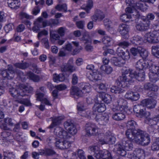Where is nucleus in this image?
<instances>
[{"label":"nucleus","instance_id":"f257e3e1","mask_svg":"<svg viewBox=\"0 0 159 159\" xmlns=\"http://www.w3.org/2000/svg\"><path fill=\"white\" fill-rule=\"evenodd\" d=\"M112 104L113 107L112 110L114 112L112 117L116 121H121L125 117L124 111L127 107V102L124 99L119 98L113 99Z\"/></svg>","mask_w":159,"mask_h":159},{"label":"nucleus","instance_id":"f03ea898","mask_svg":"<svg viewBox=\"0 0 159 159\" xmlns=\"http://www.w3.org/2000/svg\"><path fill=\"white\" fill-rule=\"evenodd\" d=\"M33 90V88L30 86L23 84H20L17 89L15 88L10 89L9 92L13 97L19 98L20 96H28L29 93L32 92Z\"/></svg>","mask_w":159,"mask_h":159},{"label":"nucleus","instance_id":"7ed1b4c3","mask_svg":"<svg viewBox=\"0 0 159 159\" xmlns=\"http://www.w3.org/2000/svg\"><path fill=\"white\" fill-rule=\"evenodd\" d=\"M130 139L125 138L115 145V148L118 152V153L122 156H124L126 154L125 150L130 151L133 148V145Z\"/></svg>","mask_w":159,"mask_h":159},{"label":"nucleus","instance_id":"20e7f679","mask_svg":"<svg viewBox=\"0 0 159 159\" xmlns=\"http://www.w3.org/2000/svg\"><path fill=\"white\" fill-rule=\"evenodd\" d=\"M130 139L143 146L148 145L150 142V139L148 134L141 130Z\"/></svg>","mask_w":159,"mask_h":159},{"label":"nucleus","instance_id":"39448f33","mask_svg":"<svg viewBox=\"0 0 159 159\" xmlns=\"http://www.w3.org/2000/svg\"><path fill=\"white\" fill-rule=\"evenodd\" d=\"M136 125V122L134 120H129L126 126L127 130L125 132L126 136L129 139L138 133L140 129H135V126Z\"/></svg>","mask_w":159,"mask_h":159},{"label":"nucleus","instance_id":"423d86ee","mask_svg":"<svg viewBox=\"0 0 159 159\" xmlns=\"http://www.w3.org/2000/svg\"><path fill=\"white\" fill-rule=\"evenodd\" d=\"M99 136V144H103L109 143V144H113L115 143L116 140L115 137L110 133H106L102 137Z\"/></svg>","mask_w":159,"mask_h":159},{"label":"nucleus","instance_id":"0eeeda50","mask_svg":"<svg viewBox=\"0 0 159 159\" xmlns=\"http://www.w3.org/2000/svg\"><path fill=\"white\" fill-rule=\"evenodd\" d=\"M159 34L156 31L147 33L144 36L145 40L150 43H157L159 42Z\"/></svg>","mask_w":159,"mask_h":159},{"label":"nucleus","instance_id":"6e6552de","mask_svg":"<svg viewBox=\"0 0 159 159\" xmlns=\"http://www.w3.org/2000/svg\"><path fill=\"white\" fill-rule=\"evenodd\" d=\"M158 121V118L157 117H154L152 118L147 117L144 122L145 123L149 125V131L150 132H153L157 128V124Z\"/></svg>","mask_w":159,"mask_h":159},{"label":"nucleus","instance_id":"1a4fd4ad","mask_svg":"<svg viewBox=\"0 0 159 159\" xmlns=\"http://www.w3.org/2000/svg\"><path fill=\"white\" fill-rule=\"evenodd\" d=\"M86 135L88 136L95 135L98 132V128L94 124L88 123L85 125Z\"/></svg>","mask_w":159,"mask_h":159},{"label":"nucleus","instance_id":"9d476101","mask_svg":"<svg viewBox=\"0 0 159 159\" xmlns=\"http://www.w3.org/2000/svg\"><path fill=\"white\" fill-rule=\"evenodd\" d=\"M152 64V62L150 61L145 60L143 59H140L136 63L135 66L138 71L142 70L149 68L150 65Z\"/></svg>","mask_w":159,"mask_h":159},{"label":"nucleus","instance_id":"9b49d317","mask_svg":"<svg viewBox=\"0 0 159 159\" xmlns=\"http://www.w3.org/2000/svg\"><path fill=\"white\" fill-rule=\"evenodd\" d=\"M1 74L3 78L11 80L14 77L15 71L12 66L8 65L7 69L2 71Z\"/></svg>","mask_w":159,"mask_h":159},{"label":"nucleus","instance_id":"f8f14e48","mask_svg":"<svg viewBox=\"0 0 159 159\" xmlns=\"http://www.w3.org/2000/svg\"><path fill=\"white\" fill-rule=\"evenodd\" d=\"M134 75L133 74L131 76L129 74H127V75H122L118 79V81L119 82V84L117 83V81L116 82L119 85H120V84H122L123 83L131 82H133L132 79H134Z\"/></svg>","mask_w":159,"mask_h":159},{"label":"nucleus","instance_id":"ddd939ff","mask_svg":"<svg viewBox=\"0 0 159 159\" xmlns=\"http://www.w3.org/2000/svg\"><path fill=\"white\" fill-rule=\"evenodd\" d=\"M118 31L124 38L126 39L128 38L129 26L125 24L120 25L119 26Z\"/></svg>","mask_w":159,"mask_h":159},{"label":"nucleus","instance_id":"4468645a","mask_svg":"<svg viewBox=\"0 0 159 159\" xmlns=\"http://www.w3.org/2000/svg\"><path fill=\"white\" fill-rule=\"evenodd\" d=\"M95 119L99 124L103 125H106L109 121L108 116L105 114H98L96 115Z\"/></svg>","mask_w":159,"mask_h":159},{"label":"nucleus","instance_id":"2eb2a0df","mask_svg":"<svg viewBox=\"0 0 159 159\" xmlns=\"http://www.w3.org/2000/svg\"><path fill=\"white\" fill-rule=\"evenodd\" d=\"M64 127L68 130L69 133L72 135L75 134L77 132V129L73 123L70 120L65 121L64 124Z\"/></svg>","mask_w":159,"mask_h":159},{"label":"nucleus","instance_id":"dca6fc26","mask_svg":"<svg viewBox=\"0 0 159 159\" xmlns=\"http://www.w3.org/2000/svg\"><path fill=\"white\" fill-rule=\"evenodd\" d=\"M156 103V100L153 98L146 99L141 101V105L152 109L155 107Z\"/></svg>","mask_w":159,"mask_h":159},{"label":"nucleus","instance_id":"f3484780","mask_svg":"<svg viewBox=\"0 0 159 159\" xmlns=\"http://www.w3.org/2000/svg\"><path fill=\"white\" fill-rule=\"evenodd\" d=\"M54 134L61 139H66L67 138V133L61 127H57L54 129Z\"/></svg>","mask_w":159,"mask_h":159},{"label":"nucleus","instance_id":"a211bd4d","mask_svg":"<svg viewBox=\"0 0 159 159\" xmlns=\"http://www.w3.org/2000/svg\"><path fill=\"white\" fill-rule=\"evenodd\" d=\"M149 21H143L137 23L136 25V29L139 31H144L148 29L149 26Z\"/></svg>","mask_w":159,"mask_h":159},{"label":"nucleus","instance_id":"6ab92c4d","mask_svg":"<svg viewBox=\"0 0 159 159\" xmlns=\"http://www.w3.org/2000/svg\"><path fill=\"white\" fill-rule=\"evenodd\" d=\"M117 53L121 56L122 58L125 60H128L130 58V55L129 52L128 50L124 51L122 48L119 47L116 50Z\"/></svg>","mask_w":159,"mask_h":159},{"label":"nucleus","instance_id":"aec40b11","mask_svg":"<svg viewBox=\"0 0 159 159\" xmlns=\"http://www.w3.org/2000/svg\"><path fill=\"white\" fill-rule=\"evenodd\" d=\"M81 90L80 91V97L83 96L84 95L90 92L91 90V86L88 83H82L80 87Z\"/></svg>","mask_w":159,"mask_h":159},{"label":"nucleus","instance_id":"412c9836","mask_svg":"<svg viewBox=\"0 0 159 159\" xmlns=\"http://www.w3.org/2000/svg\"><path fill=\"white\" fill-rule=\"evenodd\" d=\"M125 98L133 101H136L139 98V95L137 93H134L131 91H127L125 95Z\"/></svg>","mask_w":159,"mask_h":159},{"label":"nucleus","instance_id":"4be33fe9","mask_svg":"<svg viewBox=\"0 0 159 159\" xmlns=\"http://www.w3.org/2000/svg\"><path fill=\"white\" fill-rule=\"evenodd\" d=\"M126 2L128 6H130L126 8L125 9V12L128 13H132L134 12L135 8V5L134 2L131 0H126Z\"/></svg>","mask_w":159,"mask_h":159},{"label":"nucleus","instance_id":"5701e85b","mask_svg":"<svg viewBox=\"0 0 159 159\" xmlns=\"http://www.w3.org/2000/svg\"><path fill=\"white\" fill-rule=\"evenodd\" d=\"M143 88L145 90L155 92H157L158 89V86L150 82L145 83L144 84Z\"/></svg>","mask_w":159,"mask_h":159},{"label":"nucleus","instance_id":"b1692460","mask_svg":"<svg viewBox=\"0 0 159 159\" xmlns=\"http://www.w3.org/2000/svg\"><path fill=\"white\" fill-rule=\"evenodd\" d=\"M75 70L72 61L69 60L67 64L62 67L61 70L63 72L68 71L72 72Z\"/></svg>","mask_w":159,"mask_h":159},{"label":"nucleus","instance_id":"393cba45","mask_svg":"<svg viewBox=\"0 0 159 159\" xmlns=\"http://www.w3.org/2000/svg\"><path fill=\"white\" fill-rule=\"evenodd\" d=\"M88 77L90 80H97L101 79L102 75L98 72H88L87 74Z\"/></svg>","mask_w":159,"mask_h":159},{"label":"nucleus","instance_id":"a878e982","mask_svg":"<svg viewBox=\"0 0 159 159\" xmlns=\"http://www.w3.org/2000/svg\"><path fill=\"white\" fill-rule=\"evenodd\" d=\"M134 78H135L139 81H143L145 79V73L144 70H142L138 71L137 70L134 71Z\"/></svg>","mask_w":159,"mask_h":159},{"label":"nucleus","instance_id":"bb28decb","mask_svg":"<svg viewBox=\"0 0 159 159\" xmlns=\"http://www.w3.org/2000/svg\"><path fill=\"white\" fill-rule=\"evenodd\" d=\"M64 119V117L59 116L54 117L52 120V122L49 126V128L52 129L56 126L59 125L61 122V121Z\"/></svg>","mask_w":159,"mask_h":159},{"label":"nucleus","instance_id":"cd10ccee","mask_svg":"<svg viewBox=\"0 0 159 159\" xmlns=\"http://www.w3.org/2000/svg\"><path fill=\"white\" fill-rule=\"evenodd\" d=\"M131 42L133 44L136 45H141L143 43V39L140 36L135 35L131 38Z\"/></svg>","mask_w":159,"mask_h":159},{"label":"nucleus","instance_id":"c85d7f7f","mask_svg":"<svg viewBox=\"0 0 159 159\" xmlns=\"http://www.w3.org/2000/svg\"><path fill=\"white\" fill-rule=\"evenodd\" d=\"M99 98H100L104 102L107 104L109 103L111 100V96L104 93H99Z\"/></svg>","mask_w":159,"mask_h":159},{"label":"nucleus","instance_id":"c756f323","mask_svg":"<svg viewBox=\"0 0 159 159\" xmlns=\"http://www.w3.org/2000/svg\"><path fill=\"white\" fill-rule=\"evenodd\" d=\"M7 4L11 8L17 9L20 6V2L19 0H8Z\"/></svg>","mask_w":159,"mask_h":159},{"label":"nucleus","instance_id":"7c9ffc66","mask_svg":"<svg viewBox=\"0 0 159 159\" xmlns=\"http://www.w3.org/2000/svg\"><path fill=\"white\" fill-rule=\"evenodd\" d=\"M93 110L98 112L104 111L106 110V107L103 103H96L93 107Z\"/></svg>","mask_w":159,"mask_h":159},{"label":"nucleus","instance_id":"2f4dec72","mask_svg":"<svg viewBox=\"0 0 159 159\" xmlns=\"http://www.w3.org/2000/svg\"><path fill=\"white\" fill-rule=\"evenodd\" d=\"M11 137V133L8 131H4L2 133L0 136V140H2L3 142L10 141L11 139L10 137Z\"/></svg>","mask_w":159,"mask_h":159},{"label":"nucleus","instance_id":"473e14b6","mask_svg":"<svg viewBox=\"0 0 159 159\" xmlns=\"http://www.w3.org/2000/svg\"><path fill=\"white\" fill-rule=\"evenodd\" d=\"M71 94L73 96L75 100L78 99L79 98V89L76 86H72L70 90Z\"/></svg>","mask_w":159,"mask_h":159},{"label":"nucleus","instance_id":"72a5a7b5","mask_svg":"<svg viewBox=\"0 0 159 159\" xmlns=\"http://www.w3.org/2000/svg\"><path fill=\"white\" fill-rule=\"evenodd\" d=\"M53 79L54 81L57 83H58L64 81L65 79V77L62 74H58L55 73L53 75Z\"/></svg>","mask_w":159,"mask_h":159},{"label":"nucleus","instance_id":"f704fd0d","mask_svg":"<svg viewBox=\"0 0 159 159\" xmlns=\"http://www.w3.org/2000/svg\"><path fill=\"white\" fill-rule=\"evenodd\" d=\"M83 33V37L81 38V40L84 41L85 44L89 43H91V38L88 32H86L85 30L82 31Z\"/></svg>","mask_w":159,"mask_h":159},{"label":"nucleus","instance_id":"c9c22d12","mask_svg":"<svg viewBox=\"0 0 159 159\" xmlns=\"http://www.w3.org/2000/svg\"><path fill=\"white\" fill-rule=\"evenodd\" d=\"M27 76L30 79L34 82H38L40 81V78L39 75H35L31 72H29L27 73Z\"/></svg>","mask_w":159,"mask_h":159},{"label":"nucleus","instance_id":"e433bc0d","mask_svg":"<svg viewBox=\"0 0 159 159\" xmlns=\"http://www.w3.org/2000/svg\"><path fill=\"white\" fill-rule=\"evenodd\" d=\"M137 116L141 118H147L150 115V113L148 111H145V109H140L137 113Z\"/></svg>","mask_w":159,"mask_h":159},{"label":"nucleus","instance_id":"4c0bfd02","mask_svg":"<svg viewBox=\"0 0 159 159\" xmlns=\"http://www.w3.org/2000/svg\"><path fill=\"white\" fill-rule=\"evenodd\" d=\"M120 59L116 57H113L111 59V60L115 66H121L123 65L124 62L123 60H120Z\"/></svg>","mask_w":159,"mask_h":159},{"label":"nucleus","instance_id":"58836bf2","mask_svg":"<svg viewBox=\"0 0 159 159\" xmlns=\"http://www.w3.org/2000/svg\"><path fill=\"white\" fill-rule=\"evenodd\" d=\"M104 25L106 29L109 32L113 30L112 23L111 20L108 19H105L104 20Z\"/></svg>","mask_w":159,"mask_h":159},{"label":"nucleus","instance_id":"ea45409f","mask_svg":"<svg viewBox=\"0 0 159 159\" xmlns=\"http://www.w3.org/2000/svg\"><path fill=\"white\" fill-rule=\"evenodd\" d=\"M120 18L123 22H129L133 20H132L131 15L127 14H123L120 16Z\"/></svg>","mask_w":159,"mask_h":159},{"label":"nucleus","instance_id":"a19ab883","mask_svg":"<svg viewBox=\"0 0 159 159\" xmlns=\"http://www.w3.org/2000/svg\"><path fill=\"white\" fill-rule=\"evenodd\" d=\"M110 91L112 93H120L123 92L124 90L118 86H112L110 88Z\"/></svg>","mask_w":159,"mask_h":159},{"label":"nucleus","instance_id":"79ce46f5","mask_svg":"<svg viewBox=\"0 0 159 159\" xmlns=\"http://www.w3.org/2000/svg\"><path fill=\"white\" fill-rule=\"evenodd\" d=\"M102 42L104 44L110 45L113 43L112 38L108 36H105L102 39Z\"/></svg>","mask_w":159,"mask_h":159},{"label":"nucleus","instance_id":"37998d69","mask_svg":"<svg viewBox=\"0 0 159 159\" xmlns=\"http://www.w3.org/2000/svg\"><path fill=\"white\" fill-rule=\"evenodd\" d=\"M149 76L150 81L155 83L159 80V76L158 74L151 72L149 73Z\"/></svg>","mask_w":159,"mask_h":159},{"label":"nucleus","instance_id":"c03bdc74","mask_svg":"<svg viewBox=\"0 0 159 159\" xmlns=\"http://www.w3.org/2000/svg\"><path fill=\"white\" fill-rule=\"evenodd\" d=\"M3 159H15V156L12 152L6 151L3 152Z\"/></svg>","mask_w":159,"mask_h":159},{"label":"nucleus","instance_id":"a18cd8bd","mask_svg":"<svg viewBox=\"0 0 159 159\" xmlns=\"http://www.w3.org/2000/svg\"><path fill=\"white\" fill-rule=\"evenodd\" d=\"M93 7V2L92 0H89L87 3L86 6H82L81 8L84 9L87 12H88V11H89Z\"/></svg>","mask_w":159,"mask_h":159},{"label":"nucleus","instance_id":"49530a36","mask_svg":"<svg viewBox=\"0 0 159 159\" xmlns=\"http://www.w3.org/2000/svg\"><path fill=\"white\" fill-rule=\"evenodd\" d=\"M152 54L156 57L159 58V46H153L152 47Z\"/></svg>","mask_w":159,"mask_h":159},{"label":"nucleus","instance_id":"de8ad7c7","mask_svg":"<svg viewBox=\"0 0 159 159\" xmlns=\"http://www.w3.org/2000/svg\"><path fill=\"white\" fill-rule=\"evenodd\" d=\"M100 68L107 74H110L113 70L112 68L109 66H102Z\"/></svg>","mask_w":159,"mask_h":159},{"label":"nucleus","instance_id":"09e8293b","mask_svg":"<svg viewBox=\"0 0 159 159\" xmlns=\"http://www.w3.org/2000/svg\"><path fill=\"white\" fill-rule=\"evenodd\" d=\"M55 8L59 11H63L65 12L67 11V5L66 4H58L56 6Z\"/></svg>","mask_w":159,"mask_h":159},{"label":"nucleus","instance_id":"8fccbe9b","mask_svg":"<svg viewBox=\"0 0 159 159\" xmlns=\"http://www.w3.org/2000/svg\"><path fill=\"white\" fill-rule=\"evenodd\" d=\"M149 70L151 71V72L159 74V66L153 65L152 63L151 65L149 66Z\"/></svg>","mask_w":159,"mask_h":159},{"label":"nucleus","instance_id":"3c124183","mask_svg":"<svg viewBox=\"0 0 159 159\" xmlns=\"http://www.w3.org/2000/svg\"><path fill=\"white\" fill-rule=\"evenodd\" d=\"M4 121L6 124L10 126H12L15 123V120L9 117L5 118L4 120Z\"/></svg>","mask_w":159,"mask_h":159},{"label":"nucleus","instance_id":"603ef678","mask_svg":"<svg viewBox=\"0 0 159 159\" xmlns=\"http://www.w3.org/2000/svg\"><path fill=\"white\" fill-rule=\"evenodd\" d=\"M36 97L38 101L42 102L44 98V93H41L39 91L36 92Z\"/></svg>","mask_w":159,"mask_h":159},{"label":"nucleus","instance_id":"864d4df0","mask_svg":"<svg viewBox=\"0 0 159 159\" xmlns=\"http://www.w3.org/2000/svg\"><path fill=\"white\" fill-rule=\"evenodd\" d=\"M141 47H139L137 48H132L130 49V51L131 54L134 56H136L138 53H139L140 52Z\"/></svg>","mask_w":159,"mask_h":159},{"label":"nucleus","instance_id":"5fc2aeb1","mask_svg":"<svg viewBox=\"0 0 159 159\" xmlns=\"http://www.w3.org/2000/svg\"><path fill=\"white\" fill-rule=\"evenodd\" d=\"M103 159H112L111 153L107 150H103Z\"/></svg>","mask_w":159,"mask_h":159},{"label":"nucleus","instance_id":"6e6d98bb","mask_svg":"<svg viewBox=\"0 0 159 159\" xmlns=\"http://www.w3.org/2000/svg\"><path fill=\"white\" fill-rule=\"evenodd\" d=\"M45 156H52L56 154V152L52 149L47 148L45 149Z\"/></svg>","mask_w":159,"mask_h":159},{"label":"nucleus","instance_id":"4d7b16f0","mask_svg":"<svg viewBox=\"0 0 159 159\" xmlns=\"http://www.w3.org/2000/svg\"><path fill=\"white\" fill-rule=\"evenodd\" d=\"M15 65L16 67L24 69L27 68L28 66V64L25 62L23 63H16Z\"/></svg>","mask_w":159,"mask_h":159},{"label":"nucleus","instance_id":"13d9d810","mask_svg":"<svg viewBox=\"0 0 159 159\" xmlns=\"http://www.w3.org/2000/svg\"><path fill=\"white\" fill-rule=\"evenodd\" d=\"M95 13L98 18V20L101 21L105 17V15L100 10H97L95 11Z\"/></svg>","mask_w":159,"mask_h":159},{"label":"nucleus","instance_id":"bf43d9fd","mask_svg":"<svg viewBox=\"0 0 159 159\" xmlns=\"http://www.w3.org/2000/svg\"><path fill=\"white\" fill-rule=\"evenodd\" d=\"M135 7H136L138 9H139L143 11H146L147 9V8L145 7L141 2L136 3H135Z\"/></svg>","mask_w":159,"mask_h":159},{"label":"nucleus","instance_id":"052dcab7","mask_svg":"<svg viewBox=\"0 0 159 159\" xmlns=\"http://www.w3.org/2000/svg\"><path fill=\"white\" fill-rule=\"evenodd\" d=\"M122 75H127V74H129L131 76L132 75L134 74V71L132 70H130L129 68L124 67L122 69Z\"/></svg>","mask_w":159,"mask_h":159},{"label":"nucleus","instance_id":"680f3d73","mask_svg":"<svg viewBox=\"0 0 159 159\" xmlns=\"http://www.w3.org/2000/svg\"><path fill=\"white\" fill-rule=\"evenodd\" d=\"M49 26L52 27L55 25H57L59 23L58 20L56 19H51L49 20Z\"/></svg>","mask_w":159,"mask_h":159},{"label":"nucleus","instance_id":"e2e57ef3","mask_svg":"<svg viewBox=\"0 0 159 159\" xmlns=\"http://www.w3.org/2000/svg\"><path fill=\"white\" fill-rule=\"evenodd\" d=\"M55 144L56 146L59 149H63L64 141H62L60 139H58L55 142Z\"/></svg>","mask_w":159,"mask_h":159},{"label":"nucleus","instance_id":"0e129e2a","mask_svg":"<svg viewBox=\"0 0 159 159\" xmlns=\"http://www.w3.org/2000/svg\"><path fill=\"white\" fill-rule=\"evenodd\" d=\"M139 54L143 58H146L148 56V51L141 47Z\"/></svg>","mask_w":159,"mask_h":159},{"label":"nucleus","instance_id":"69168bd1","mask_svg":"<svg viewBox=\"0 0 159 159\" xmlns=\"http://www.w3.org/2000/svg\"><path fill=\"white\" fill-rule=\"evenodd\" d=\"M97 86L98 87L99 89L102 91H106L107 88V85L106 84L101 83L99 84H97Z\"/></svg>","mask_w":159,"mask_h":159},{"label":"nucleus","instance_id":"338daca9","mask_svg":"<svg viewBox=\"0 0 159 159\" xmlns=\"http://www.w3.org/2000/svg\"><path fill=\"white\" fill-rule=\"evenodd\" d=\"M144 153V151L143 150H142L140 148H137L135 149V151L134 152L133 154H136V156H137V157L139 159V157L140 156H141V155L143 154Z\"/></svg>","mask_w":159,"mask_h":159},{"label":"nucleus","instance_id":"774afa93","mask_svg":"<svg viewBox=\"0 0 159 159\" xmlns=\"http://www.w3.org/2000/svg\"><path fill=\"white\" fill-rule=\"evenodd\" d=\"M65 28L62 27H61L58 29L57 33L60 36L62 37L64 35L65 31Z\"/></svg>","mask_w":159,"mask_h":159}]
</instances>
